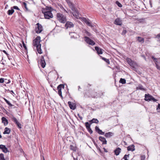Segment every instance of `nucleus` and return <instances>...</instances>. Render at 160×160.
<instances>
[{
    "instance_id": "nucleus-14",
    "label": "nucleus",
    "mask_w": 160,
    "mask_h": 160,
    "mask_svg": "<svg viewBox=\"0 0 160 160\" xmlns=\"http://www.w3.org/2000/svg\"><path fill=\"white\" fill-rule=\"evenodd\" d=\"M95 129L96 131L99 134L101 135H104V132H102L101 130L98 127L96 126L95 127Z\"/></svg>"
},
{
    "instance_id": "nucleus-4",
    "label": "nucleus",
    "mask_w": 160,
    "mask_h": 160,
    "mask_svg": "<svg viewBox=\"0 0 160 160\" xmlns=\"http://www.w3.org/2000/svg\"><path fill=\"white\" fill-rule=\"evenodd\" d=\"M127 62L132 68L134 70L138 67V64L132 60L130 58H128L127 60Z\"/></svg>"
},
{
    "instance_id": "nucleus-60",
    "label": "nucleus",
    "mask_w": 160,
    "mask_h": 160,
    "mask_svg": "<svg viewBox=\"0 0 160 160\" xmlns=\"http://www.w3.org/2000/svg\"><path fill=\"white\" fill-rule=\"evenodd\" d=\"M92 98H95L96 97V96H92Z\"/></svg>"
},
{
    "instance_id": "nucleus-11",
    "label": "nucleus",
    "mask_w": 160,
    "mask_h": 160,
    "mask_svg": "<svg viewBox=\"0 0 160 160\" xmlns=\"http://www.w3.org/2000/svg\"><path fill=\"white\" fill-rule=\"evenodd\" d=\"M11 119L12 120L15 122L19 128H21V124L18 122V120L15 117H13L11 118Z\"/></svg>"
},
{
    "instance_id": "nucleus-43",
    "label": "nucleus",
    "mask_w": 160,
    "mask_h": 160,
    "mask_svg": "<svg viewBox=\"0 0 160 160\" xmlns=\"http://www.w3.org/2000/svg\"><path fill=\"white\" fill-rule=\"evenodd\" d=\"M4 81L3 78H0V83H3Z\"/></svg>"
},
{
    "instance_id": "nucleus-64",
    "label": "nucleus",
    "mask_w": 160,
    "mask_h": 160,
    "mask_svg": "<svg viewBox=\"0 0 160 160\" xmlns=\"http://www.w3.org/2000/svg\"><path fill=\"white\" fill-rule=\"evenodd\" d=\"M43 160H45V159H44V157H43Z\"/></svg>"
},
{
    "instance_id": "nucleus-7",
    "label": "nucleus",
    "mask_w": 160,
    "mask_h": 160,
    "mask_svg": "<svg viewBox=\"0 0 160 160\" xmlns=\"http://www.w3.org/2000/svg\"><path fill=\"white\" fill-rule=\"evenodd\" d=\"M144 99L145 101H148L152 100L154 102H156L157 101L156 99L149 94H145Z\"/></svg>"
},
{
    "instance_id": "nucleus-20",
    "label": "nucleus",
    "mask_w": 160,
    "mask_h": 160,
    "mask_svg": "<svg viewBox=\"0 0 160 160\" xmlns=\"http://www.w3.org/2000/svg\"><path fill=\"white\" fill-rule=\"evenodd\" d=\"M72 99L71 98V101ZM76 108V104L75 103L71 101V109L72 110H74Z\"/></svg>"
},
{
    "instance_id": "nucleus-28",
    "label": "nucleus",
    "mask_w": 160,
    "mask_h": 160,
    "mask_svg": "<svg viewBox=\"0 0 160 160\" xmlns=\"http://www.w3.org/2000/svg\"><path fill=\"white\" fill-rule=\"evenodd\" d=\"M137 89L143 91H145V89L144 88L143 86L142 85H139L138 87H137Z\"/></svg>"
},
{
    "instance_id": "nucleus-42",
    "label": "nucleus",
    "mask_w": 160,
    "mask_h": 160,
    "mask_svg": "<svg viewBox=\"0 0 160 160\" xmlns=\"http://www.w3.org/2000/svg\"><path fill=\"white\" fill-rule=\"evenodd\" d=\"M82 21L84 22L85 23L88 20V19H87V18H82Z\"/></svg>"
},
{
    "instance_id": "nucleus-63",
    "label": "nucleus",
    "mask_w": 160,
    "mask_h": 160,
    "mask_svg": "<svg viewBox=\"0 0 160 160\" xmlns=\"http://www.w3.org/2000/svg\"><path fill=\"white\" fill-rule=\"evenodd\" d=\"M78 89H79L80 88V86H78Z\"/></svg>"
},
{
    "instance_id": "nucleus-16",
    "label": "nucleus",
    "mask_w": 160,
    "mask_h": 160,
    "mask_svg": "<svg viewBox=\"0 0 160 160\" xmlns=\"http://www.w3.org/2000/svg\"><path fill=\"white\" fill-rule=\"evenodd\" d=\"M0 63L4 66H9V64L8 62H7L5 60H3V58L2 59L0 62Z\"/></svg>"
},
{
    "instance_id": "nucleus-41",
    "label": "nucleus",
    "mask_w": 160,
    "mask_h": 160,
    "mask_svg": "<svg viewBox=\"0 0 160 160\" xmlns=\"http://www.w3.org/2000/svg\"><path fill=\"white\" fill-rule=\"evenodd\" d=\"M157 110L158 111V112H160V104H158V107L157 108Z\"/></svg>"
},
{
    "instance_id": "nucleus-52",
    "label": "nucleus",
    "mask_w": 160,
    "mask_h": 160,
    "mask_svg": "<svg viewBox=\"0 0 160 160\" xmlns=\"http://www.w3.org/2000/svg\"><path fill=\"white\" fill-rule=\"evenodd\" d=\"M74 25L71 22V28L72 27H74Z\"/></svg>"
},
{
    "instance_id": "nucleus-24",
    "label": "nucleus",
    "mask_w": 160,
    "mask_h": 160,
    "mask_svg": "<svg viewBox=\"0 0 160 160\" xmlns=\"http://www.w3.org/2000/svg\"><path fill=\"white\" fill-rule=\"evenodd\" d=\"M90 122V124H91L92 123H98L99 122L98 120L96 118H93L92 120L89 121Z\"/></svg>"
},
{
    "instance_id": "nucleus-18",
    "label": "nucleus",
    "mask_w": 160,
    "mask_h": 160,
    "mask_svg": "<svg viewBox=\"0 0 160 160\" xmlns=\"http://www.w3.org/2000/svg\"><path fill=\"white\" fill-rule=\"evenodd\" d=\"M95 48L98 54H102V50L100 48L98 47H95Z\"/></svg>"
},
{
    "instance_id": "nucleus-17",
    "label": "nucleus",
    "mask_w": 160,
    "mask_h": 160,
    "mask_svg": "<svg viewBox=\"0 0 160 160\" xmlns=\"http://www.w3.org/2000/svg\"><path fill=\"white\" fill-rule=\"evenodd\" d=\"M127 150L128 151H131L132 152L134 151L135 148L134 145L132 144L128 146L127 148Z\"/></svg>"
},
{
    "instance_id": "nucleus-54",
    "label": "nucleus",
    "mask_w": 160,
    "mask_h": 160,
    "mask_svg": "<svg viewBox=\"0 0 160 160\" xmlns=\"http://www.w3.org/2000/svg\"><path fill=\"white\" fill-rule=\"evenodd\" d=\"M150 5L151 7H152V3L151 1H150Z\"/></svg>"
},
{
    "instance_id": "nucleus-33",
    "label": "nucleus",
    "mask_w": 160,
    "mask_h": 160,
    "mask_svg": "<svg viewBox=\"0 0 160 160\" xmlns=\"http://www.w3.org/2000/svg\"><path fill=\"white\" fill-rule=\"evenodd\" d=\"M116 3L119 7L121 8L122 7V5L118 1H116Z\"/></svg>"
},
{
    "instance_id": "nucleus-15",
    "label": "nucleus",
    "mask_w": 160,
    "mask_h": 160,
    "mask_svg": "<svg viewBox=\"0 0 160 160\" xmlns=\"http://www.w3.org/2000/svg\"><path fill=\"white\" fill-rule=\"evenodd\" d=\"M0 149H1L3 152L6 153L8 152V149L5 145H0Z\"/></svg>"
},
{
    "instance_id": "nucleus-46",
    "label": "nucleus",
    "mask_w": 160,
    "mask_h": 160,
    "mask_svg": "<svg viewBox=\"0 0 160 160\" xmlns=\"http://www.w3.org/2000/svg\"><path fill=\"white\" fill-rule=\"evenodd\" d=\"M13 8H14V9H17V10H19L17 6H14L13 7Z\"/></svg>"
},
{
    "instance_id": "nucleus-10",
    "label": "nucleus",
    "mask_w": 160,
    "mask_h": 160,
    "mask_svg": "<svg viewBox=\"0 0 160 160\" xmlns=\"http://www.w3.org/2000/svg\"><path fill=\"white\" fill-rule=\"evenodd\" d=\"M40 60L41 61L40 64L41 66L43 68H44L45 67L46 63L43 57L42 56L41 57Z\"/></svg>"
},
{
    "instance_id": "nucleus-5",
    "label": "nucleus",
    "mask_w": 160,
    "mask_h": 160,
    "mask_svg": "<svg viewBox=\"0 0 160 160\" xmlns=\"http://www.w3.org/2000/svg\"><path fill=\"white\" fill-rule=\"evenodd\" d=\"M57 19L61 22L65 23L66 22V17L62 14L57 13Z\"/></svg>"
},
{
    "instance_id": "nucleus-53",
    "label": "nucleus",
    "mask_w": 160,
    "mask_h": 160,
    "mask_svg": "<svg viewBox=\"0 0 160 160\" xmlns=\"http://www.w3.org/2000/svg\"><path fill=\"white\" fill-rule=\"evenodd\" d=\"M103 149H104V152H108V150H107L105 148H103Z\"/></svg>"
},
{
    "instance_id": "nucleus-8",
    "label": "nucleus",
    "mask_w": 160,
    "mask_h": 160,
    "mask_svg": "<svg viewBox=\"0 0 160 160\" xmlns=\"http://www.w3.org/2000/svg\"><path fill=\"white\" fill-rule=\"evenodd\" d=\"M84 40L87 43L93 46L95 44V43L92 40L88 37L85 36Z\"/></svg>"
},
{
    "instance_id": "nucleus-47",
    "label": "nucleus",
    "mask_w": 160,
    "mask_h": 160,
    "mask_svg": "<svg viewBox=\"0 0 160 160\" xmlns=\"http://www.w3.org/2000/svg\"><path fill=\"white\" fill-rule=\"evenodd\" d=\"M152 58L153 60H154L155 61V62L156 61H157V59L154 58L153 56H152Z\"/></svg>"
},
{
    "instance_id": "nucleus-49",
    "label": "nucleus",
    "mask_w": 160,
    "mask_h": 160,
    "mask_svg": "<svg viewBox=\"0 0 160 160\" xmlns=\"http://www.w3.org/2000/svg\"><path fill=\"white\" fill-rule=\"evenodd\" d=\"M78 115L81 120H82V116H81L79 114H78Z\"/></svg>"
},
{
    "instance_id": "nucleus-45",
    "label": "nucleus",
    "mask_w": 160,
    "mask_h": 160,
    "mask_svg": "<svg viewBox=\"0 0 160 160\" xmlns=\"http://www.w3.org/2000/svg\"><path fill=\"white\" fill-rule=\"evenodd\" d=\"M88 132L90 134H91L92 133V130L91 128H89V129H88Z\"/></svg>"
},
{
    "instance_id": "nucleus-23",
    "label": "nucleus",
    "mask_w": 160,
    "mask_h": 160,
    "mask_svg": "<svg viewBox=\"0 0 160 160\" xmlns=\"http://www.w3.org/2000/svg\"><path fill=\"white\" fill-rule=\"evenodd\" d=\"M10 128H5L4 130V132L3 133L4 134H9L10 133Z\"/></svg>"
},
{
    "instance_id": "nucleus-26",
    "label": "nucleus",
    "mask_w": 160,
    "mask_h": 160,
    "mask_svg": "<svg viewBox=\"0 0 160 160\" xmlns=\"http://www.w3.org/2000/svg\"><path fill=\"white\" fill-rule=\"evenodd\" d=\"M90 20L88 19L85 23L86 24L89 26L92 27H93V25L92 24V23L89 22Z\"/></svg>"
},
{
    "instance_id": "nucleus-62",
    "label": "nucleus",
    "mask_w": 160,
    "mask_h": 160,
    "mask_svg": "<svg viewBox=\"0 0 160 160\" xmlns=\"http://www.w3.org/2000/svg\"><path fill=\"white\" fill-rule=\"evenodd\" d=\"M2 138L1 135L0 134V138Z\"/></svg>"
},
{
    "instance_id": "nucleus-38",
    "label": "nucleus",
    "mask_w": 160,
    "mask_h": 160,
    "mask_svg": "<svg viewBox=\"0 0 160 160\" xmlns=\"http://www.w3.org/2000/svg\"><path fill=\"white\" fill-rule=\"evenodd\" d=\"M129 154H128V155H125L123 158L125 160H128V159H127V157H129Z\"/></svg>"
},
{
    "instance_id": "nucleus-40",
    "label": "nucleus",
    "mask_w": 160,
    "mask_h": 160,
    "mask_svg": "<svg viewBox=\"0 0 160 160\" xmlns=\"http://www.w3.org/2000/svg\"><path fill=\"white\" fill-rule=\"evenodd\" d=\"M141 160H144L145 158V156L144 155H142L141 156Z\"/></svg>"
},
{
    "instance_id": "nucleus-6",
    "label": "nucleus",
    "mask_w": 160,
    "mask_h": 160,
    "mask_svg": "<svg viewBox=\"0 0 160 160\" xmlns=\"http://www.w3.org/2000/svg\"><path fill=\"white\" fill-rule=\"evenodd\" d=\"M65 87L63 84H60L57 87V89L58 90V93L60 97L62 98V91L64 90Z\"/></svg>"
},
{
    "instance_id": "nucleus-37",
    "label": "nucleus",
    "mask_w": 160,
    "mask_h": 160,
    "mask_svg": "<svg viewBox=\"0 0 160 160\" xmlns=\"http://www.w3.org/2000/svg\"><path fill=\"white\" fill-rule=\"evenodd\" d=\"M8 104V105L10 106V107H12L13 106H14L13 105H12V104H11L10 102L8 101V100H7V101H6V102Z\"/></svg>"
},
{
    "instance_id": "nucleus-30",
    "label": "nucleus",
    "mask_w": 160,
    "mask_h": 160,
    "mask_svg": "<svg viewBox=\"0 0 160 160\" xmlns=\"http://www.w3.org/2000/svg\"><path fill=\"white\" fill-rule=\"evenodd\" d=\"M85 124L86 128L87 129H89L90 128V125L88 123V122H85Z\"/></svg>"
},
{
    "instance_id": "nucleus-25",
    "label": "nucleus",
    "mask_w": 160,
    "mask_h": 160,
    "mask_svg": "<svg viewBox=\"0 0 160 160\" xmlns=\"http://www.w3.org/2000/svg\"><path fill=\"white\" fill-rule=\"evenodd\" d=\"M137 40L140 42H141L143 43L144 42V38L140 37H137Z\"/></svg>"
},
{
    "instance_id": "nucleus-58",
    "label": "nucleus",
    "mask_w": 160,
    "mask_h": 160,
    "mask_svg": "<svg viewBox=\"0 0 160 160\" xmlns=\"http://www.w3.org/2000/svg\"><path fill=\"white\" fill-rule=\"evenodd\" d=\"M70 147H71V149H72L73 150H74V149L72 148V146L71 145Z\"/></svg>"
},
{
    "instance_id": "nucleus-19",
    "label": "nucleus",
    "mask_w": 160,
    "mask_h": 160,
    "mask_svg": "<svg viewBox=\"0 0 160 160\" xmlns=\"http://www.w3.org/2000/svg\"><path fill=\"white\" fill-rule=\"evenodd\" d=\"M113 135V133L112 132H109L106 133L105 134V136L107 138H110L112 137Z\"/></svg>"
},
{
    "instance_id": "nucleus-48",
    "label": "nucleus",
    "mask_w": 160,
    "mask_h": 160,
    "mask_svg": "<svg viewBox=\"0 0 160 160\" xmlns=\"http://www.w3.org/2000/svg\"><path fill=\"white\" fill-rule=\"evenodd\" d=\"M2 53L1 52V51H0V59H1V58L2 59Z\"/></svg>"
},
{
    "instance_id": "nucleus-51",
    "label": "nucleus",
    "mask_w": 160,
    "mask_h": 160,
    "mask_svg": "<svg viewBox=\"0 0 160 160\" xmlns=\"http://www.w3.org/2000/svg\"><path fill=\"white\" fill-rule=\"evenodd\" d=\"M5 82L6 83H9L10 82V80H8L7 81H5Z\"/></svg>"
},
{
    "instance_id": "nucleus-29",
    "label": "nucleus",
    "mask_w": 160,
    "mask_h": 160,
    "mask_svg": "<svg viewBox=\"0 0 160 160\" xmlns=\"http://www.w3.org/2000/svg\"><path fill=\"white\" fill-rule=\"evenodd\" d=\"M14 12V10L13 9L9 10L8 12V13L9 15H11Z\"/></svg>"
},
{
    "instance_id": "nucleus-35",
    "label": "nucleus",
    "mask_w": 160,
    "mask_h": 160,
    "mask_svg": "<svg viewBox=\"0 0 160 160\" xmlns=\"http://www.w3.org/2000/svg\"><path fill=\"white\" fill-rule=\"evenodd\" d=\"M70 26V22H67L65 24V27L67 29L68 27H69Z\"/></svg>"
},
{
    "instance_id": "nucleus-31",
    "label": "nucleus",
    "mask_w": 160,
    "mask_h": 160,
    "mask_svg": "<svg viewBox=\"0 0 160 160\" xmlns=\"http://www.w3.org/2000/svg\"><path fill=\"white\" fill-rule=\"evenodd\" d=\"M157 61H156L155 62L156 67L157 69L160 70V65H159L157 63Z\"/></svg>"
},
{
    "instance_id": "nucleus-55",
    "label": "nucleus",
    "mask_w": 160,
    "mask_h": 160,
    "mask_svg": "<svg viewBox=\"0 0 160 160\" xmlns=\"http://www.w3.org/2000/svg\"><path fill=\"white\" fill-rule=\"evenodd\" d=\"M68 106H69V107L70 108V101H68Z\"/></svg>"
},
{
    "instance_id": "nucleus-34",
    "label": "nucleus",
    "mask_w": 160,
    "mask_h": 160,
    "mask_svg": "<svg viewBox=\"0 0 160 160\" xmlns=\"http://www.w3.org/2000/svg\"><path fill=\"white\" fill-rule=\"evenodd\" d=\"M0 160H5L4 157V155L3 154H0Z\"/></svg>"
},
{
    "instance_id": "nucleus-22",
    "label": "nucleus",
    "mask_w": 160,
    "mask_h": 160,
    "mask_svg": "<svg viewBox=\"0 0 160 160\" xmlns=\"http://www.w3.org/2000/svg\"><path fill=\"white\" fill-rule=\"evenodd\" d=\"M2 123L4 124L5 126H6L8 124V120L5 118L4 117H2Z\"/></svg>"
},
{
    "instance_id": "nucleus-1",
    "label": "nucleus",
    "mask_w": 160,
    "mask_h": 160,
    "mask_svg": "<svg viewBox=\"0 0 160 160\" xmlns=\"http://www.w3.org/2000/svg\"><path fill=\"white\" fill-rule=\"evenodd\" d=\"M40 38V37H37L36 38L33 40V46L36 48L38 52L40 54L42 53L41 49V44L40 43L41 41Z\"/></svg>"
},
{
    "instance_id": "nucleus-56",
    "label": "nucleus",
    "mask_w": 160,
    "mask_h": 160,
    "mask_svg": "<svg viewBox=\"0 0 160 160\" xmlns=\"http://www.w3.org/2000/svg\"><path fill=\"white\" fill-rule=\"evenodd\" d=\"M3 52L5 53L6 54L8 55V54L6 52L5 50H3Z\"/></svg>"
},
{
    "instance_id": "nucleus-59",
    "label": "nucleus",
    "mask_w": 160,
    "mask_h": 160,
    "mask_svg": "<svg viewBox=\"0 0 160 160\" xmlns=\"http://www.w3.org/2000/svg\"><path fill=\"white\" fill-rule=\"evenodd\" d=\"M4 100H5V101L6 102V101H7L8 100L7 99H6V98H4Z\"/></svg>"
},
{
    "instance_id": "nucleus-44",
    "label": "nucleus",
    "mask_w": 160,
    "mask_h": 160,
    "mask_svg": "<svg viewBox=\"0 0 160 160\" xmlns=\"http://www.w3.org/2000/svg\"><path fill=\"white\" fill-rule=\"evenodd\" d=\"M126 32H127L126 30H123L122 32V34L123 35H125L126 33Z\"/></svg>"
},
{
    "instance_id": "nucleus-27",
    "label": "nucleus",
    "mask_w": 160,
    "mask_h": 160,
    "mask_svg": "<svg viewBox=\"0 0 160 160\" xmlns=\"http://www.w3.org/2000/svg\"><path fill=\"white\" fill-rule=\"evenodd\" d=\"M119 82L122 84H125L126 82V80L125 79L121 78L119 81Z\"/></svg>"
},
{
    "instance_id": "nucleus-32",
    "label": "nucleus",
    "mask_w": 160,
    "mask_h": 160,
    "mask_svg": "<svg viewBox=\"0 0 160 160\" xmlns=\"http://www.w3.org/2000/svg\"><path fill=\"white\" fill-rule=\"evenodd\" d=\"M102 59L105 61L108 64L110 63V62L108 59H107L105 58H102Z\"/></svg>"
},
{
    "instance_id": "nucleus-12",
    "label": "nucleus",
    "mask_w": 160,
    "mask_h": 160,
    "mask_svg": "<svg viewBox=\"0 0 160 160\" xmlns=\"http://www.w3.org/2000/svg\"><path fill=\"white\" fill-rule=\"evenodd\" d=\"M99 140L102 142L103 144H106L107 143V141L106 139L103 137L100 136L99 137Z\"/></svg>"
},
{
    "instance_id": "nucleus-13",
    "label": "nucleus",
    "mask_w": 160,
    "mask_h": 160,
    "mask_svg": "<svg viewBox=\"0 0 160 160\" xmlns=\"http://www.w3.org/2000/svg\"><path fill=\"white\" fill-rule=\"evenodd\" d=\"M114 24L118 25H121L122 24V21L119 18H117L115 21Z\"/></svg>"
},
{
    "instance_id": "nucleus-57",
    "label": "nucleus",
    "mask_w": 160,
    "mask_h": 160,
    "mask_svg": "<svg viewBox=\"0 0 160 160\" xmlns=\"http://www.w3.org/2000/svg\"><path fill=\"white\" fill-rule=\"evenodd\" d=\"M94 144L96 146V147H97L98 146L97 144L95 142H94Z\"/></svg>"
},
{
    "instance_id": "nucleus-9",
    "label": "nucleus",
    "mask_w": 160,
    "mask_h": 160,
    "mask_svg": "<svg viewBox=\"0 0 160 160\" xmlns=\"http://www.w3.org/2000/svg\"><path fill=\"white\" fill-rule=\"evenodd\" d=\"M35 28V31L37 33H40L42 30V25L39 23L36 24Z\"/></svg>"
},
{
    "instance_id": "nucleus-21",
    "label": "nucleus",
    "mask_w": 160,
    "mask_h": 160,
    "mask_svg": "<svg viewBox=\"0 0 160 160\" xmlns=\"http://www.w3.org/2000/svg\"><path fill=\"white\" fill-rule=\"evenodd\" d=\"M121 151V149L119 148H117L116 149L114 150V152H115V154L117 156L118 155Z\"/></svg>"
},
{
    "instance_id": "nucleus-36",
    "label": "nucleus",
    "mask_w": 160,
    "mask_h": 160,
    "mask_svg": "<svg viewBox=\"0 0 160 160\" xmlns=\"http://www.w3.org/2000/svg\"><path fill=\"white\" fill-rule=\"evenodd\" d=\"M23 7L26 9V11H28V8L27 7V3L26 2H24L23 3Z\"/></svg>"
},
{
    "instance_id": "nucleus-3",
    "label": "nucleus",
    "mask_w": 160,
    "mask_h": 160,
    "mask_svg": "<svg viewBox=\"0 0 160 160\" xmlns=\"http://www.w3.org/2000/svg\"><path fill=\"white\" fill-rule=\"evenodd\" d=\"M71 8L72 10V14L73 16L77 19L80 18V14L79 13L78 10L75 7L74 5L72 4L71 2Z\"/></svg>"
},
{
    "instance_id": "nucleus-61",
    "label": "nucleus",
    "mask_w": 160,
    "mask_h": 160,
    "mask_svg": "<svg viewBox=\"0 0 160 160\" xmlns=\"http://www.w3.org/2000/svg\"><path fill=\"white\" fill-rule=\"evenodd\" d=\"M68 90H69L68 89H67V91H68V94L69 95V93Z\"/></svg>"
},
{
    "instance_id": "nucleus-39",
    "label": "nucleus",
    "mask_w": 160,
    "mask_h": 160,
    "mask_svg": "<svg viewBox=\"0 0 160 160\" xmlns=\"http://www.w3.org/2000/svg\"><path fill=\"white\" fill-rule=\"evenodd\" d=\"M85 32L86 34V35L87 36H91V33H90V32H88V31H87L85 30Z\"/></svg>"
},
{
    "instance_id": "nucleus-50",
    "label": "nucleus",
    "mask_w": 160,
    "mask_h": 160,
    "mask_svg": "<svg viewBox=\"0 0 160 160\" xmlns=\"http://www.w3.org/2000/svg\"><path fill=\"white\" fill-rule=\"evenodd\" d=\"M23 47H24V48L26 49H27V47L26 46L25 44H24V42H23Z\"/></svg>"
},
{
    "instance_id": "nucleus-2",
    "label": "nucleus",
    "mask_w": 160,
    "mask_h": 160,
    "mask_svg": "<svg viewBox=\"0 0 160 160\" xmlns=\"http://www.w3.org/2000/svg\"><path fill=\"white\" fill-rule=\"evenodd\" d=\"M49 8H51V7H46L45 9H42V12L44 14V17L46 19H49L53 17L51 12L48 11L49 10Z\"/></svg>"
}]
</instances>
